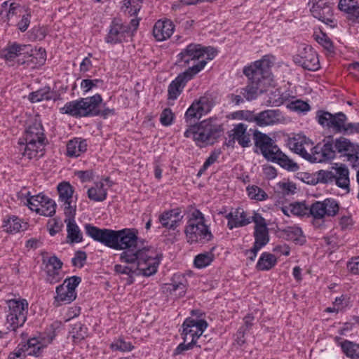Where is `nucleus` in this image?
<instances>
[{
    "mask_svg": "<svg viewBox=\"0 0 359 359\" xmlns=\"http://www.w3.org/2000/svg\"><path fill=\"white\" fill-rule=\"evenodd\" d=\"M30 51H32L30 45L20 44L14 42L11 44H8V46L2 50L1 55L6 60H13L20 55L24 56L25 54Z\"/></svg>",
    "mask_w": 359,
    "mask_h": 359,
    "instance_id": "24",
    "label": "nucleus"
},
{
    "mask_svg": "<svg viewBox=\"0 0 359 359\" xmlns=\"http://www.w3.org/2000/svg\"><path fill=\"white\" fill-rule=\"evenodd\" d=\"M255 223V229H261L267 227L265 219L257 212H254V215L251 217V222Z\"/></svg>",
    "mask_w": 359,
    "mask_h": 359,
    "instance_id": "62",
    "label": "nucleus"
},
{
    "mask_svg": "<svg viewBox=\"0 0 359 359\" xmlns=\"http://www.w3.org/2000/svg\"><path fill=\"white\" fill-rule=\"evenodd\" d=\"M283 237L296 244L303 245L306 242L302 229L297 226H288L282 231Z\"/></svg>",
    "mask_w": 359,
    "mask_h": 359,
    "instance_id": "32",
    "label": "nucleus"
},
{
    "mask_svg": "<svg viewBox=\"0 0 359 359\" xmlns=\"http://www.w3.org/2000/svg\"><path fill=\"white\" fill-rule=\"evenodd\" d=\"M325 206L326 215L334 216L339 211V205L337 201L332 198H327L324 200Z\"/></svg>",
    "mask_w": 359,
    "mask_h": 359,
    "instance_id": "51",
    "label": "nucleus"
},
{
    "mask_svg": "<svg viewBox=\"0 0 359 359\" xmlns=\"http://www.w3.org/2000/svg\"><path fill=\"white\" fill-rule=\"evenodd\" d=\"M216 53L215 49L212 47L203 46L199 43H190L178 54L177 63L186 67L190 62L198 60L194 65H198L203 61H205L206 65L208 60H212Z\"/></svg>",
    "mask_w": 359,
    "mask_h": 359,
    "instance_id": "8",
    "label": "nucleus"
},
{
    "mask_svg": "<svg viewBox=\"0 0 359 359\" xmlns=\"http://www.w3.org/2000/svg\"><path fill=\"white\" fill-rule=\"evenodd\" d=\"M69 333L72 336L74 342L78 343L88 336V328L81 322H77L72 325V330Z\"/></svg>",
    "mask_w": 359,
    "mask_h": 359,
    "instance_id": "39",
    "label": "nucleus"
},
{
    "mask_svg": "<svg viewBox=\"0 0 359 359\" xmlns=\"http://www.w3.org/2000/svg\"><path fill=\"white\" fill-rule=\"evenodd\" d=\"M59 98L60 94L56 91L52 90L49 86H45L36 91L30 93L29 95V100L32 103L39 102L44 100L56 101Z\"/></svg>",
    "mask_w": 359,
    "mask_h": 359,
    "instance_id": "27",
    "label": "nucleus"
},
{
    "mask_svg": "<svg viewBox=\"0 0 359 359\" xmlns=\"http://www.w3.org/2000/svg\"><path fill=\"white\" fill-rule=\"evenodd\" d=\"M277 263L276 257L269 253L263 252L256 265V268L259 271H269L272 269Z\"/></svg>",
    "mask_w": 359,
    "mask_h": 359,
    "instance_id": "35",
    "label": "nucleus"
},
{
    "mask_svg": "<svg viewBox=\"0 0 359 359\" xmlns=\"http://www.w3.org/2000/svg\"><path fill=\"white\" fill-rule=\"evenodd\" d=\"M3 228L11 233L19 232L22 229L20 219L15 215H8L3 221Z\"/></svg>",
    "mask_w": 359,
    "mask_h": 359,
    "instance_id": "38",
    "label": "nucleus"
},
{
    "mask_svg": "<svg viewBox=\"0 0 359 359\" xmlns=\"http://www.w3.org/2000/svg\"><path fill=\"white\" fill-rule=\"evenodd\" d=\"M343 353L351 359L359 358V344L355 342L344 340L339 343Z\"/></svg>",
    "mask_w": 359,
    "mask_h": 359,
    "instance_id": "36",
    "label": "nucleus"
},
{
    "mask_svg": "<svg viewBox=\"0 0 359 359\" xmlns=\"http://www.w3.org/2000/svg\"><path fill=\"white\" fill-rule=\"evenodd\" d=\"M341 133L346 135L359 134V123H346V121Z\"/></svg>",
    "mask_w": 359,
    "mask_h": 359,
    "instance_id": "60",
    "label": "nucleus"
},
{
    "mask_svg": "<svg viewBox=\"0 0 359 359\" xmlns=\"http://www.w3.org/2000/svg\"><path fill=\"white\" fill-rule=\"evenodd\" d=\"M161 259V255L145 248L136 253L123 251L120 255V259L126 264H116L114 271L127 276L125 280L126 284L130 285L134 283L135 276L142 275L149 277L155 274Z\"/></svg>",
    "mask_w": 359,
    "mask_h": 359,
    "instance_id": "2",
    "label": "nucleus"
},
{
    "mask_svg": "<svg viewBox=\"0 0 359 359\" xmlns=\"http://www.w3.org/2000/svg\"><path fill=\"white\" fill-rule=\"evenodd\" d=\"M253 236L255 242L253 245L257 248H262L269 242V233L268 227L255 229Z\"/></svg>",
    "mask_w": 359,
    "mask_h": 359,
    "instance_id": "37",
    "label": "nucleus"
},
{
    "mask_svg": "<svg viewBox=\"0 0 359 359\" xmlns=\"http://www.w3.org/2000/svg\"><path fill=\"white\" fill-rule=\"evenodd\" d=\"M184 233L189 244L204 243L213 238L208 226L205 224L203 214L198 209L191 212L185 226Z\"/></svg>",
    "mask_w": 359,
    "mask_h": 359,
    "instance_id": "7",
    "label": "nucleus"
},
{
    "mask_svg": "<svg viewBox=\"0 0 359 359\" xmlns=\"http://www.w3.org/2000/svg\"><path fill=\"white\" fill-rule=\"evenodd\" d=\"M183 217L181 209L177 208L162 212L158 220L163 227L174 231L180 225Z\"/></svg>",
    "mask_w": 359,
    "mask_h": 359,
    "instance_id": "21",
    "label": "nucleus"
},
{
    "mask_svg": "<svg viewBox=\"0 0 359 359\" xmlns=\"http://www.w3.org/2000/svg\"><path fill=\"white\" fill-rule=\"evenodd\" d=\"M246 190L248 196L252 200L262 201L268 198V194L262 189L256 185L248 186Z\"/></svg>",
    "mask_w": 359,
    "mask_h": 359,
    "instance_id": "42",
    "label": "nucleus"
},
{
    "mask_svg": "<svg viewBox=\"0 0 359 359\" xmlns=\"http://www.w3.org/2000/svg\"><path fill=\"white\" fill-rule=\"evenodd\" d=\"M347 267L353 274H359V256L352 257L348 262Z\"/></svg>",
    "mask_w": 359,
    "mask_h": 359,
    "instance_id": "64",
    "label": "nucleus"
},
{
    "mask_svg": "<svg viewBox=\"0 0 359 359\" xmlns=\"http://www.w3.org/2000/svg\"><path fill=\"white\" fill-rule=\"evenodd\" d=\"M215 104V101L210 94H205L198 100H195L185 113V119L190 122V126L184 132L186 137H192L196 144L202 147L203 144H213L222 131L220 125H213L210 120H204L198 124H191L192 119H199L208 114ZM195 121V120H194Z\"/></svg>",
    "mask_w": 359,
    "mask_h": 359,
    "instance_id": "1",
    "label": "nucleus"
},
{
    "mask_svg": "<svg viewBox=\"0 0 359 359\" xmlns=\"http://www.w3.org/2000/svg\"><path fill=\"white\" fill-rule=\"evenodd\" d=\"M62 279V276L59 271L50 270L46 271V280L50 284H55L59 283Z\"/></svg>",
    "mask_w": 359,
    "mask_h": 359,
    "instance_id": "59",
    "label": "nucleus"
},
{
    "mask_svg": "<svg viewBox=\"0 0 359 359\" xmlns=\"http://www.w3.org/2000/svg\"><path fill=\"white\" fill-rule=\"evenodd\" d=\"M332 166L330 170H320L316 172L318 183L332 184L341 189L349 188V171L346 166L340 164L339 166Z\"/></svg>",
    "mask_w": 359,
    "mask_h": 359,
    "instance_id": "11",
    "label": "nucleus"
},
{
    "mask_svg": "<svg viewBox=\"0 0 359 359\" xmlns=\"http://www.w3.org/2000/svg\"><path fill=\"white\" fill-rule=\"evenodd\" d=\"M237 217L236 214V210L233 212H231L228 213L225 217L228 219L227 226L229 229H233L234 228H238L245 226L250 224V221L248 219H244V215H241L242 219H239L238 218H236Z\"/></svg>",
    "mask_w": 359,
    "mask_h": 359,
    "instance_id": "41",
    "label": "nucleus"
},
{
    "mask_svg": "<svg viewBox=\"0 0 359 359\" xmlns=\"http://www.w3.org/2000/svg\"><path fill=\"white\" fill-rule=\"evenodd\" d=\"M278 187L283 195H291L296 193L297 186L294 182H279Z\"/></svg>",
    "mask_w": 359,
    "mask_h": 359,
    "instance_id": "52",
    "label": "nucleus"
},
{
    "mask_svg": "<svg viewBox=\"0 0 359 359\" xmlns=\"http://www.w3.org/2000/svg\"><path fill=\"white\" fill-rule=\"evenodd\" d=\"M194 346H197V344L193 340H190L188 343L184 341L180 344L174 351V355L182 354L184 351L191 350Z\"/></svg>",
    "mask_w": 359,
    "mask_h": 359,
    "instance_id": "61",
    "label": "nucleus"
},
{
    "mask_svg": "<svg viewBox=\"0 0 359 359\" xmlns=\"http://www.w3.org/2000/svg\"><path fill=\"white\" fill-rule=\"evenodd\" d=\"M208 327V323L203 319L196 320L187 318L184 321L181 335L184 342L189 339L197 343V339L203 334Z\"/></svg>",
    "mask_w": 359,
    "mask_h": 359,
    "instance_id": "17",
    "label": "nucleus"
},
{
    "mask_svg": "<svg viewBox=\"0 0 359 359\" xmlns=\"http://www.w3.org/2000/svg\"><path fill=\"white\" fill-rule=\"evenodd\" d=\"M65 222L67 224V242L69 243H78L83 241L82 233L76 224L74 217L69 215H65Z\"/></svg>",
    "mask_w": 359,
    "mask_h": 359,
    "instance_id": "26",
    "label": "nucleus"
},
{
    "mask_svg": "<svg viewBox=\"0 0 359 359\" xmlns=\"http://www.w3.org/2000/svg\"><path fill=\"white\" fill-rule=\"evenodd\" d=\"M281 113L278 109H266L257 113V126L264 127L274 125L280 120Z\"/></svg>",
    "mask_w": 359,
    "mask_h": 359,
    "instance_id": "28",
    "label": "nucleus"
},
{
    "mask_svg": "<svg viewBox=\"0 0 359 359\" xmlns=\"http://www.w3.org/2000/svg\"><path fill=\"white\" fill-rule=\"evenodd\" d=\"M87 194L90 200L102 202L106 199L107 192V189H104V184L102 182H97L95 186L88 189Z\"/></svg>",
    "mask_w": 359,
    "mask_h": 359,
    "instance_id": "34",
    "label": "nucleus"
},
{
    "mask_svg": "<svg viewBox=\"0 0 359 359\" xmlns=\"http://www.w3.org/2000/svg\"><path fill=\"white\" fill-rule=\"evenodd\" d=\"M318 123L323 128L332 129L336 133H341L347 117L343 112L331 114L324 110H318L316 113Z\"/></svg>",
    "mask_w": 359,
    "mask_h": 359,
    "instance_id": "16",
    "label": "nucleus"
},
{
    "mask_svg": "<svg viewBox=\"0 0 359 359\" xmlns=\"http://www.w3.org/2000/svg\"><path fill=\"white\" fill-rule=\"evenodd\" d=\"M346 18L352 22L359 23V4L352 5L349 11L345 13Z\"/></svg>",
    "mask_w": 359,
    "mask_h": 359,
    "instance_id": "57",
    "label": "nucleus"
},
{
    "mask_svg": "<svg viewBox=\"0 0 359 359\" xmlns=\"http://www.w3.org/2000/svg\"><path fill=\"white\" fill-rule=\"evenodd\" d=\"M65 286V284H62L56 287V295L54 297L55 306L70 304L76 298V292L69 290Z\"/></svg>",
    "mask_w": 359,
    "mask_h": 359,
    "instance_id": "30",
    "label": "nucleus"
},
{
    "mask_svg": "<svg viewBox=\"0 0 359 359\" xmlns=\"http://www.w3.org/2000/svg\"><path fill=\"white\" fill-rule=\"evenodd\" d=\"M253 136L255 146L259 148L262 155L268 161L278 163L288 171L295 172L299 170L298 164L283 154L269 136L258 130L255 131Z\"/></svg>",
    "mask_w": 359,
    "mask_h": 359,
    "instance_id": "5",
    "label": "nucleus"
},
{
    "mask_svg": "<svg viewBox=\"0 0 359 359\" xmlns=\"http://www.w3.org/2000/svg\"><path fill=\"white\" fill-rule=\"evenodd\" d=\"M290 108L298 112L306 113L311 109L310 105L304 101L297 100L290 103Z\"/></svg>",
    "mask_w": 359,
    "mask_h": 359,
    "instance_id": "54",
    "label": "nucleus"
},
{
    "mask_svg": "<svg viewBox=\"0 0 359 359\" xmlns=\"http://www.w3.org/2000/svg\"><path fill=\"white\" fill-rule=\"evenodd\" d=\"M57 191L59 194V201L62 203L65 215L75 217L76 205H72V198L74 189L69 182H62L57 186Z\"/></svg>",
    "mask_w": 359,
    "mask_h": 359,
    "instance_id": "20",
    "label": "nucleus"
},
{
    "mask_svg": "<svg viewBox=\"0 0 359 359\" xmlns=\"http://www.w3.org/2000/svg\"><path fill=\"white\" fill-rule=\"evenodd\" d=\"M205 66V62L203 61L198 65H192L184 72L180 74L168 86V100H176L182 92L187 81L201 71Z\"/></svg>",
    "mask_w": 359,
    "mask_h": 359,
    "instance_id": "13",
    "label": "nucleus"
},
{
    "mask_svg": "<svg viewBox=\"0 0 359 359\" xmlns=\"http://www.w3.org/2000/svg\"><path fill=\"white\" fill-rule=\"evenodd\" d=\"M140 0H124L122 10L127 13L130 16L136 15L140 11L142 5Z\"/></svg>",
    "mask_w": 359,
    "mask_h": 359,
    "instance_id": "43",
    "label": "nucleus"
},
{
    "mask_svg": "<svg viewBox=\"0 0 359 359\" xmlns=\"http://www.w3.org/2000/svg\"><path fill=\"white\" fill-rule=\"evenodd\" d=\"M46 50L40 48L36 54L29 53V52L25 54L22 58H18L17 62L18 65H25L27 67L34 69L43 65L46 62Z\"/></svg>",
    "mask_w": 359,
    "mask_h": 359,
    "instance_id": "22",
    "label": "nucleus"
},
{
    "mask_svg": "<svg viewBox=\"0 0 359 359\" xmlns=\"http://www.w3.org/2000/svg\"><path fill=\"white\" fill-rule=\"evenodd\" d=\"M8 313L6 316L8 330L16 331L27 320L28 302L26 299H11L7 302Z\"/></svg>",
    "mask_w": 359,
    "mask_h": 359,
    "instance_id": "12",
    "label": "nucleus"
},
{
    "mask_svg": "<svg viewBox=\"0 0 359 359\" xmlns=\"http://www.w3.org/2000/svg\"><path fill=\"white\" fill-rule=\"evenodd\" d=\"M86 233L94 241H98L104 245H109V238L111 229H100L90 224H86L84 225Z\"/></svg>",
    "mask_w": 359,
    "mask_h": 359,
    "instance_id": "25",
    "label": "nucleus"
},
{
    "mask_svg": "<svg viewBox=\"0 0 359 359\" xmlns=\"http://www.w3.org/2000/svg\"><path fill=\"white\" fill-rule=\"evenodd\" d=\"M290 212L297 216H304L309 214V207L304 203H291L290 205Z\"/></svg>",
    "mask_w": 359,
    "mask_h": 359,
    "instance_id": "47",
    "label": "nucleus"
},
{
    "mask_svg": "<svg viewBox=\"0 0 359 359\" xmlns=\"http://www.w3.org/2000/svg\"><path fill=\"white\" fill-rule=\"evenodd\" d=\"M86 258V253L83 251L79 250L75 253V256L72 259V265L81 268L83 266Z\"/></svg>",
    "mask_w": 359,
    "mask_h": 359,
    "instance_id": "58",
    "label": "nucleus"
},
{
    "mask_svg": "<svg viewBox=\"0 0 359 359\" xmlns=\"http://www.w3.org/2000/svg\"><path fill=\"white\" fill-rule=\"evenodd\" d=\"M22 8L15 3H11L9 5V8L7 11L0 10V17L4 18V15H6L7 20H9L11 16L21 14Z\"/></svg>",
    "mask_w": 359,
    "mask_h": 359,
    "instance_id": "50",
    "label": "nucleus"
},
{
    "mask_svg": "<svg viewBox=\"0 0 359 359\" xmlns=\"http://www.w3.org/2000/svg\"><path fill=\"white\" fill-rule=\"evenodd\" d=\"M104 81L102 79H83L81 83V88L85 93L89 92L94 88L102 87Z\"/></svg>",
    "mask_w": 359,
    "mask_h": 359,
    "instance_id": "46",
    "label": "nucleus"
},
{
    "mask_svg": "<svg viewBox=\"0 0 359 359\" xmlns=\"http://www.w3.org/2000/svg\"><path fill=\"white\" fill-rule=\"evenodd\" d=\"M140 18H133L129 25L123 23L119 18H114L109 26V32L105 37L107 43H121L127 40V38L134 35L138 28Z\"/></svg>",
    "mask_w": 359,
    "mask_h": 359,
    "instance_id": "9",
    "label": "nucleus"
},
{
    "mask_svg": "<svg viewBox=\"0 0 359 359\" xmlns=\"http://www.w3.org/2000/svg\"><path fill=\"white\" fill-rule=\"evenodd\" d=\"M43 202L40 204V206L35 209V212L45 217H52L55 214L56 203L55 202L44 195V199H42Z\"/></svg>",
    "mask_w": 359,
    "mask_h": 359,
    "instance_id": "33",
    "label": "nucleus"
},
{
    "mask_svg": "<svg viewBox=\"0 0 359 359\" xmlns=\"http://www.w3.org/2000/svg\"><path fill=\"white\" fill-rule=\"evenodd\" d=\"M309 214L314 219H322L326 215L325 206L323 201H316L309 207Z\"/></svg>",
    "mask_w": 359,
    "mask_h": 359,
    "instance_id": "44",
    "label": "nucleus"
},
{
    "mask_svg": "<svg viewBox=\"0 0 359 359\" xmlns=\"http://www.w3.org/2000/svg\"><path fill=\"white\" fill-rule=\"evenodd\" d=\"M271 61L265 57L255 61L252 65L245 67L243 74L248 77V85L241 88V94L248 100H255L259 95L266 90L271 86L273 76L271 72Z\"/></svg>",
    "mask_w": 359,
    "mask_h": 359,
    "instance_id": "3",
    "label": "nucleus"
},
{
    "mask_svg": "<svg viewBox=\"0 0 359 359\" xmlns=\"http://www.w3.org/2000/svg\"><path fill=\"white\" fill-rule=\"evenodd\" d=\"M175 25L170 20H158L153 28V35L158 41L170 38L174 32Z\"/></svg>",
    "mask_w": 359,
    "mask_h": 359,
    "instance_id": "23",
    "label": "nucleus"
},
{
    "mask_svg": "<svg viewBox=\"0 0 359 359\" xmlns=\"http://www.w3.org/2000/svg\"><path fill=\"white\" fill-rule=\"evenodd\" d=\"M311 15L331 28L337 27V21L334 18L332 0H309Z\"/></svg>",
    "mask_w": 359,
    "mask_h": 359,
    "instance_id": "14",
    "label": "nucleus"
},
{
    "mask_svg": "<svg viewBox=\"0 0 359 359\" xmlns=\"http://www.w3.org/2000/svg\"><path fill=\"white\" fill-rule=\"evenodd\" d=\"M295 64L309 71H316L320 68L318 55L311 46H305L299 53L293 56Z\"/></svg>",
    "mask_w": 359,
    "mask_h": 359,
    "instance_id": "18",
    "label": "nucleus"
},
{
    "mask_svg": "<svg viewBox=\"0 0 359 359\" xmlns=\"http://www.w3.org/2000/svg\"><path fill=\"white\" fill-rule=\"evenodd\" d=\"M63 224L60 219L53 218L48 222V229L50 236H53L62 230Z\"/></svg>",
    "mask_w": 359,
    "mask_h": 359,
    "instance_id": "53",
    "label": "nucleus"
},
{
    "mask_svg": "<svg viewBox=\"0 0 359 359\" xmlns=\"http://www.w3.org/2000/svg\"><path fill=\"white\" fill-rule=\"evenodd\" d=\"M102 102L101 95L97 93L93 96L79 98L67 102L60 108L62 114H67L74 118L101 116L107 118L109 116L115 114L114 109H109L103 104V109H100V105Z\"/></svg>",
    "mask_w": 359,
    "mask_h": 359,
    "instance_id": "4",
    "label": "nucleus"
},
{
    "mask_svg": "<svg viewBox=\"0 0 359 359\" xmlns=\"http://www.w3.org/2000/svg\"><path fill=\"white\" fill-rule=\"evenodd\" d=\"M86 140L74 139L67 144V155L69 157H78L87 150Z\"/></svg>",
    "mask_w": 359,
    "mask_h": 359,
    "instance_id": "31",
    "label": "nucleus"
},
{
    "mask_svg": "<svg viewBox=\"0 0 359 359\" xmlns=\"http://www.w3.org/2000/svg\"><path fill=\"white\" fill-rule=\"evenodd\" d=\"M82 182H90L93 179V171L92 170H78L75 172Z\"/></svg>",
    "mask_w": 359,
    "mask_h": 359,
    "instance_id": "63",
    "label": "nucleus"
},
{
    "mask_svg": "<svg viewBox=\"0 0 359 359\" xmlns=\"http://www.w3.org/2000/svg\"><path fill=\"white\" fill-rule=\"evenodd\" d=\"M215 259V255L210 252H205L197 255L194 261V264L197 269H203L209 266Z\"/></svg>",
    "mask_w": 359,
    "mask_h": 359,
    "instance_id": "40",
    "label": "nucleus"
},
{
    "mask_svg": "<svg viewBox=\"0 0 359 359\" xmlns=\"http://www.w3.org/2000/svg\"><path fill=\"white\" fill-rule=\"evenodd\" d=\"M307 140L305 136L297 135L289 138L287 144L292 150L310 162L311 159L309 157L311 156V152L308 153L304 147V144H306Z\"/></svg>",
    "mask_w": 359,
    "mask_h": 359,
    "instance_id": "29",
    "label": "nucleus"
},
{
    "mask_svg": "<svg viewBox=\"0 0 359 359\" xmlns=\"http://www.w3.org/2000/svg\"><path fill=\"white\" fill-rule=\"evenodd\" d=\"M173 118L174 114L172 110L170 108H166L161 114L160 121L163 126H168L172 124Z\"/></svg>",
    "mask_w": 359,
    "mask_h": 359,
    "instance_id": "56",
    "label": "nucleus"
},
{
    "mask_svg": "<svg viewBox=\"0 0 359 359\" xmlns=\"http://www.w3.org/2000/svg\"><path fill=\"white\" fill-rule=\"evenodd\" d=\"M109 242V248L115 250H123L130 251L131 253H136L141 249H137V232L133 229H124L119 231L112 230Z\"/></svg>",
    "mask_w": 359,
    "mask_h": 359,
    "instance_id": "10",
    "label": "nucleus"
},
{
    "mask_svg": "<svg viewBox=\"0 0 359 359\" xmlns=\"http://www.w3.org/2000/svg\"><path fill=\"white\" fill-rule=\"evenodd\" d=\"M335 140L332 136L325 137L322 143L317 144L311 149V163H322L332 160L336 156Z\"/></svg>",
    "mask_w": 359,
    "mask_h": 359,
    "instance_id": "15",
    "label": "nucleus"
},
{
    "mask_svg": "<svg viewBox=\"0 0 359 359\" xmlns=\"http://www.w3.org/2000/svg\"><path fill=\"white\" fill-rule=\"evenodd\" d=\"M313 37L315 40L328 52H334V48L333 43L325 33L321 31H320L319 33L315 32L313 34Z\"/></svg>",
    "mask_w": 359,
    "mask_h": 359,
    "instance_id": "45",
    "label": "nucleus"
},
{
    "mask_svg": "<svg viewBox=\"0 0 359 359\" xmlns=\"http://www.w3.org/2000/svg\"><path fill=\"white\" fill-rule=\"evenodd\" d=\"M46 137L43 128L40 123L34 122L26 129L22 139L18 143L24 147L22 155L31 159H39L44 155Z\"/></svg>",
    "mask_w": 359,
    "mask_h": 359,
    "instance_id": "6",
    "label": "nucleus"
},
{
    "mask_svg": "<svg viewBox=\"0 0 359 359\" xmlns=\"http://www.w3.org/2000/svg\"><path fill=\"white\" fill-rule=\"evenodd\" d=\"M27 196H29L27 199V205L28 207L33 211H35V209L40 206L42 199H44V194L40 193L39 194L30 196V193L28 192Z\"/></svg>",
    "mask_w": 359,
    "mask_h": 359,
    "instance_id": "49",
    "label": "nucleus"
},
{
    "mask_svg": "<svg viewBox=\"0 0 359 359\" xmlns=\"http://www.w3.org/2000/svg\"><path fill=\"white\" fill-rule=\"evenodd\" d=\"M110 348L113 351H120L124 352L131 351L134 346L130 342H127L122 339H118L111 344Z\"/></svg>",
    "mask_w": 359,
    "mask_h": 359,
    "instance_id": "48",
    "label": "nucleus"
},
{
    "mask_svg": "<svg viewBox=\"0 0 359 359\" xmlns=\"http://www.w3.org/2000/svg\"><path fill=\"white\" fill-rule=\"evenodd\" d=\"M81 282V278L79 276H73L72 277L67 278L62 284L66 285V287L71 290L73 292H76V287L79 285V283Z\"/></svg>",
    "mask_w": 359,
    "mask_h": 359,
    "instance_id": "55",
    "label": "nucleus"
},
{
    "mask_svg": "<svg viewBox=\"0 0 359 359\" xmlns=\"http://www.w3.org/2000/svg\"><path fill=\"white\" fill-rule=\"evenodd\" d=\"M248 126L240 123L234 125L233 128L228 132L229 140L225 142L227 147L234 148L236 142L242 147L250 145L251 135L248 132Z\"/></svg>",
    "mask_w": 359,
    "mask_h": 359,
    "instance_id": "19",
    "label": "nucleus"
}]
</instances>
